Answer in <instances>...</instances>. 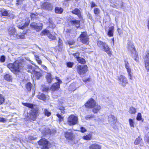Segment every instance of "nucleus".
<instances>
[{"label":"nucleus","mask_w":149,"mask_h":149,"mask_svg":"<svg viewBox=\"0 0 149 149\" xmlns=\"http://www.w3.org/2000/svg\"><path fill=\"white\" fill-rule=\"evenodd\" d=\"M78 120L77 116L72 114L68 118L67 123L70 126L74 125L77 123Z\"/></svg>","instance_id":"3"},{"label":"nucleus","mask_w":149,"mask_h":149,"mask_svg":"<svg viewBox=\"0 0 149 149\" xmlns=\"http://www.w3.org/2000/svg\"><path fill=\"white\" fill-rule=\"evenodd\" d=\"M1 12L2 15L3 16H7L9 15L8 11L7 10L3 9L2 10Z\"/></svg>","instance_id":"32"},{"label":"nucleus","mask_w":149,"mask_h":149,"mask_svg":"<svg viewBox=\"0 0 149 149\" xmlns=\"http://www.w3.org/2000/svg\"><path fill=\"white\" fill-rule=\"evenodd\" d=\"M77 60L79 63L82 64L84 63L85 62L84 59L83 58L79 57L77 58Z\"/></svg>","instance_id":"37"},{"label":"nucleus","mask_w":149,"mask_h":149,"mask_svg":"<svg viewBox=\"0 0 149 149\" xmlns=\"http://www.w3.org/2000/svg\"><path fill=\"white\" fill-rule=\"evenodd\" d=\"M89 81V79H87V80H84V81Z\"/></svg>","instance_id":"64"},{"label":"nucleus","mask_w":149,"mask_h":149,"mask_svg":"<svg viewBox=\"0 0 149 149\" xmlns=\"http://www.w3.org/2000/svg\"><path fill=\"white\" fill-rule=\"evenodd\" d=\"M77 59V58L79 57V53H75L72 54Z\"/></svg>","instance_id":"50"},{"label":"nucleus","mask_w":149,"mask_h":149,"mask_svg":"<svg viewBox=\"0 0 149 149\" xmlns=\"http://www.w3.org/2000/svg\"><path fill=\"white\" fill-rule=\"evenodd\" d=\"M4 78L5 80L8 81H10L12 80L11 76L9 74H6L4 76Z\"/></svg>","instance_id":"34"},{"label":"nucleus","mask_w":149,"mask_h":149,"mask_svg":"<svg viewBox=\"0 0 149 149\" xmlns=\"http://www.w3.org/2000/svg\"><path fill=\"white\" fill-rule=\"evenodd\" d=\"M37 97L38 98L42 100H44L46 99L45 95L42 93L39 94L37 96Z\"/></svg>","instance_id":"30"},{"label":"nucleus","mask_w":149,"mask_h":149,"mask_svg":"<svg viewBox=\"0 0 149 149\" xmlns=\"http://www.w3.org/2000/svg\"><path fill=\"white\" fill-rule=\"evenodd\" d=\"M46 78L47 82L49 83H51L52 80L51 74L49 73H47L46 76Z\"/></svg>","instance_id":"27"},{"label":"nucleus","mask_w":149,"mask_h":149,"mask_svg":"<svg viewBox=\"0 0 149 149\" xmlns=\"http://www.w3.org/2000/svg\"><path fill=\"white\" fill-rule=\"evenodd\" d=\"M129 112L131 114L135 113L136 112V109L133 107L130 108Z\"/></svg>","instance_id":"36"},{"label":"nucleus","mask_w":149,"mask_h":149,"mask_svg":"<svg viewBox=\"0 0 149 149\" xmlns=\"http://www.w3.org/2000/svg\"><path fill=\"white\" fill-rule=\"evenodd\" d=\"M72 13L73 14L77 15L79 18H81V12L78 9L75 8L72 11Z\"/></svg>","instance_id":"20"},{"label":"nucleus","mask_w":149,"mask_h":149,"mask_svg":"<svg viewBox=\"0 0 149 149\" xmlns=\"http://www.w3.org/2000/svg\"><path fill=\"white\" fill-rule=\"evenodd\" d=\"M145 65L146 68L149 71V53H148L145 58Z\"/></svg>","instance_id":"17"},{"label":"nucleus","mask_w":149,"mask_h":149,"mask_svg":"<svg viewBox=\"0 0 149 149\" xmlns=\"http://www.w3.org/2000/svg\"><path fill=\"white\" fill-rule=\"evenodd\" d=\"M114 30L113 27L111 26L109 27V30L107 33L109 37H111L113 36V33Z\"/></svg>","instance_id":"24"},{"label":"nucleus","mask_w":149,"mask_h":149,"mask_svg":"<svg viewBox=\"0 0 149 149\" xmlns=\"http://www.w3.org/2000/svg\"><path fill=\"white\" fill-rule=\"evenodd\" d=\"M41 7L43 9L49 10H51L52 9V6L51 4L47 2L43 3L41 6Z\"/></svg>","instance_id":"16"},{"label":"nucleus","mask_w":149,"mask_h":149,"mask_svg":"<svg viewBox=\"0 0 149 149\" xmlns=\"http://www.w3.org/2000/svg\"><path fill=\"white\" fill-rule=\"evenodd\" d=\"M118 80L119 81V84L123 86H126L128 83L127 79L124 76L122 75L118 76Z\"/></svg>","instance_id":"9"},{"label":"nucleus","mask_w":149,"mask_h":149,"mask_svg":"<svg viewBox=\"0 0 149 149\" xmlns=\"http://www.w3.org/2000/svg\"><path fill=\"white\" fill-rule=\"evenodd\" d=\"M49 90V88L46 87H43L42 89L43 91H47Z\"/></svg>","instance_id":"57"},{"label":"nucleus","mask_w":149,"mask_h":149,"mask_svg":"<svg viewBox=\"0 0 149 149\" xmlns=\"http://www.w3.org/2000/svg\"><path fill=\"white\" fill-rule=\"evenodd\" d=\"M7 119L6 118H0V122L2 123H6V122Z\"/></svg>","instance_id":"47"},{"label":"nucleus","mask_w":149,"mask_h":149,"mask_svg":"<svg viewBox=\"0 0 149 149\" xmlns=\"http://www.w3.org/2000/svg\"><path fill=\"white\" fill-rule=\"evenodd\" d=\"M28 67L29 68H30L31 69V70H30V72L31 73L33 72L36 76V78L38 79H39L42 75L39 72H36L35 70L34 69V68H33L31 65H29Z\"/></svg>","instance_id":"15"},{"label":"nucleus","mask_w":149,"mask_h":149,"mask_svg":"<svg viewBox=\"0 0 149 149\" xmlns=\"http://www.w3.org/2000/svg\"><path fill=\"white\" fill-rule=\"evenodd\" d=\"M56 116L58 118V120L60 122L63 121V117L61 116V115L58 113L57 114Z\"/></svg>","instance_id":"44"},{"label":"nucleus","mask_w":149,"mask_h":149,"mask_svg":"<svg viewBox=\"0 0 149 149\" xmlns=\"http://www.w3.org/2000/svg\"><path fill=\"white\" fill-rule=\"evenodd\" d=\"M30 16L32 18L34 19L36 17V15L34 13H31Z\"/></svg>","instance_id":"55"},{"label":"nucleus","mask_w":149,"mask_h":149,"mask_svg":"<svg viewBox=\"0 0 149 149\" xmlns=\"http://www.w3.org/2000/svg\"><path fill=\"white\" fill-rule=\"evenodd\" d=\"M129 123L131 127H134V123L132 119H129Z\"/></svg>","instance_id":"41"},{"label":"nucleus","mask_w":149,"mask_h":149,"mask_svg":"<svg viewBox=\"0 0 149 149\" xmlns=\"http://www.w3.org/2000/svg\"><path fill=\"white\" fill-rule=\"evenodd\" d=\"M106 44L105 43L101 41H97V45L100 48H102V49L104 47Z\"/></svg>","instance_id":"28"},{"label":"nucleus","mask_w":149,"mask_h":149,"mask_svg":"<svg viewBox=\"0 0 149 149\" xmlns=\"http://www.w3.org/2000/svg\"><path fill=\"white\" fill-rule=\"evenodd\" d=\"M31 87L32 84L31 83H28L26 85V88L28 91H30L31 90Z\"/></svg>","instance_id":"38"},{"label":"nucleus","mask_w":149,"mask_h":149,"mask_svg":"<svg viewBox=\"0 0 149 149\" xmlns=\"http://www.w3.org/2000/svg\"><path fill=\"white\" fill-rule=\"evenodd\" d=\"M0 61L2 62H4L5 61V57L4 56H2L0 58Z\"/></svg>","instance_id":"53"},{"label":"nucleus","mask_w":149,"mask_h":149,"mask_svg":"<svg viewBox=\"0 0 149 149\" xmlns=\"http://www.w3.org/2000/svg\"><path fill=\"white\" fill-rule=\"evenodd\" d=\"M55 79L58 81L57 83H54L51 87V89L53 91H55L58 90L60 87V84L62 83V81L59 78L57 77H55Z\"/></svg>","instance_id":"10"},{"label":"nucleus","mask_w":149,"mask_h":149,"mask_svg":"<svg viewBox=\"0 0 149 149\" xmlns=\"http://www.w3.org/2000/svg\"><path fill=\"white\" fill-rule=\"evenodd\" d=\"M96 103L93 99L89 100L85 104V107L88 108H92L95 104Z\"/></svg>","instance_id":"13"},{"label":"nucleus","mask_w":149,"mask_h":149,"mask_svg":"<svg viewBox=\"0 0 149 149\" xmlns=\"http://www.w3.org/2000/svg\"><path fill=\"white\" fill-rule=\"evenodd\" d=\"M87 68L86 65H78L77 67V71L80 75L83 74L87 71Z\"/></svg>","instance_id":"6"},{"label":"nucleus","mask_w":149,"mask_h":149,"mask_svg":"<svg viewBox=\"0 0 149 149\" xmlns=\"http://www.w3.org/2000/svg\"><path fill=\"white\" fill-rule=\"evenodd\" d=\"M8 33L12 39L16 38L24 39L25 38V35L26 34L25 32L22 33L21 34L18 35L16 32L15 29L13 28H10L8 29Z\"/></svg>","instance_id":"1"},{"label":"nucleus","mask_w":149,"mask_h":149,"mask_svg":"<svg viewBox=\"0 0 149 149\" xmlns=\"http://www.w3.org/2000/svg\"><path fill=\"white\" fill-rule=\"evenodd\" d=\"M34 56L35 57V59L36 61L39 64H41L42 63L40 59L38 56V55L36 54H35L34 55Z\"/></svg>","instance_id":"39"},{"label":"nucleus","mask_w":149,"mask_h":149,"mask_svg":"<svg viewBox=\"0 0 149 149\" xmlns=\"http://www.w3.org/2000/svg\"><path fill=\"white\" fill-rule=\"evenodd\" d=\"M63 10L62 8L59 7H56L55 9V12L56 13H62Z\"/></svg>","instance_id":"35"},{"label":"nucleus","mask_w":149,"mask_h":149,"mask_svg":"<svg viewBox=\"0 0 149 149\" xmlns=\"http://www.w3.org/2000/svg\"><path fill=\"white\" fill-rule=\"evenodd\" d=\"M102 49H103L104 51L106 52L108 54H109L110 56L111 55V51L110 50V48L109 47L108 45L106 44L104 47Z\"/></svg>","instance_id":"18"},{"label":"nucleus","mask_w":149,"mask_h":149,"mask_svg":"<svg viewBox=\"0 0 149 149\" xmlns=\"http://www.w3.org/2000/svg\"><path fill=\"white\" fill-rule=\"evenodd\" d=\"M75 42L73 40H71L68 42V44L69 45H73Z\"/></svg>","instance_id":"49"},{"label":"nucleus","mask_w":149,"mask_h":149,"mask_svg":"<svg viewBox=\"0 0 149 149\" xmlns=\"http://www.w3.org/2000/svg\"><path fill=\"white\" fill-rule=\"evenodd\" d=\"M117 30L119 35H121L122 34V31L121 29L120 28H118Z\"/></svg>","instance_id":"54"},{"label":"nucleus","mask_w":149,"mask_h":149,"mask_svg":"<svg viewBox=\"0 0 149 149\" xmlns=\"http://www.w3.org/2000/svg\"><path fill=\"white\" fill-rule=\"evenodd\" d=\"M55 35L56 33H55L53 35L50 33L49 34L48 37L50 39L52 40H54L56 39Z\"/></svg>","instance_id":"33"},{"label":"nucleus","mask_w":149,"mask_h":149,"mask_svg":"<svg viewBox=\"0 0 149 149\" xmlns=\"http://www.w3.org/2000/svg\"><path fill=\"white\" fill-rule=\"evenodd\" d=\"M24 0H17V4L19 5L21 3H22V1Z\"/></svg>","instance_id":"58"},{"label":"nucleus","mask_w":149,"mask_h":149,"mask_svg":"<svg viewBox=\"0 0 149 149\" xmlns=\"http://www.w3.org/2000/svg\"><path fill=\"white\" fill-rule=\"evenodd\" d=\"M127 48L129 51L132 54H136V50L132 42L130 41L127 43Z\"/></svg>","instance_id":"11"},{"label":"nucleus","mask_w":149,"mask_h":149,"mask_svg":"<svg viewBox=\"0 0 149 149\" xmlns=\"http://www.w3.org/2000/svg\"><path fill=\"white\" fill-rule=\"evenodd\" d=\"M22 104L26 107L32 109L34 106V105L32 104H31L29 103H22Z\"/></svg>","instance_id":"29"},{"label":"nucleus","mask_w":149,"mask_h":149,"mask_svg":"<svg viewBox=\"0 0 149 149\" xmlns=\"http://www.w3.org/2000/svg\"><path fill=\"white\" fill-rule=\"evenodd\" d=\"M81 132H82L84 133L86 131V130L82 126L80 127Z\"/></svg>","instance_id":"48"},{"label":"nucleus","mask_w":149,"mask_h":149,"mask_svg":"<svg viewBox=\"0 0 149 149\" xmlns=\"http://www.w3.org/2000/svg\"><path fill=\"white\" fill-rule=\"evenodd\" d=\"M94 13L95 15H98L100 13V10L99 8H95L94 9Z\"/></svg>","instance_id":"42"},{"label":"nucleus","mask_w":149,"mask_h":149,"mask_svg":"<svg viewBox=\"0 0 149 149\" xmlns=\"http://www.w3.org/2000/svg\"><path fill=\"white\" fill-rule=\"evenodd\" d=\"M59 109L61 111L62 113L64 114L65 113V109L64 107H59Z\"/></svg>","instance_id":"46"},{"label":"nucleus","mask_w":149,"mask_h":149,"mask_svg":"<svg viewBox=\"0 0 149 149\" xmlns=\"http://www.w3.org/2000/svg\"><path fill=\"white\" fill-rule=\"evenodd\" d=\"M73 63L71 62H68L67 63V66L69 67H72L73 65Z\"/></svg>","instance_id":"51"},{"label":"nucleus","mask_w":149,"mask_h":149,"mask_svg":"<svg viewBox=\"0 0 149 149\" xmlns=\"http://www.w3.org/2000/svg\"><path fill=\"white\" fill-rule=\"evenodd\" d=\"M49 33L50 32L47 29H45L43 31H42V32L40 33V35L41 36L47 35L48 36L49 34Z\"/></svg>","instance_id":"31"},{"label":"nucleus","mask_w":149,"mask_h":149,"mask_svg":"<svg viewBox=\"0 0 149 149\" xmlns=\"http://www.w3.org/2000/svg\"><path fill=\"white\" fill-rule=\"evenodd\" d=\"M31 111L30 118L31 120L34 121L36 120L37 116L38 113V109L36 108L32 109Z\"/></svg>","instance_id":"12"},{"label":"nucleus","mask_w":149,"mask_h":149,"mask_svg":"<svg viewBox=\"0 0 149 149\" xmlns=\"http://www.w3.org/2000/svg\"><path fill=\"white\" fill-rule=\"evenodd\" d=\"M71 30L68 28H65L64 29V31L67 33L70 32Z\"/></svg>","instance_id":"59"},{"label":"nucleus","mask_w":149,"mask_h":149,"mask_svg":"<svg viewBox=\"0 0 149 149\" xmlns=\"http://www.w3.org/2000/svg\"><path fill=\"white\" fill-rule=\"evenodd\" d=\"M65 138L68 140H72L73 138V135L71 132H66L65 133Z\"/></svg>","instance_id":"19"},{"label":"nucleus","mask_w":149,"mask_h":149,"mask_svg":"<svg viewBox=\"0 0 149 149\" xmlns=\"http://www.w3.org/2000/svg\"><path fill=\"white\" fill-rule=\"evenodd\" d=\"M41 66L44 70H46L47 71H48L47 70V67L45 66L44 65H41Z\"/></svg>","instance_id":"60"},{"label":"nucleus","mask_w":149,"mask_h":149,"mask_svg":"<svg viewBox=\"0 0 149 149\" xmlns=\"http://www.w3.org/2000/svg\"><path fill=\"white\" fill-rule=\"evenodd\" d=\"M20 65L18 61H16L13 63L8 64L7 66L13 73L17 74L22 69V67Z\"/></svg>","instance_id":"2"},{"label":"nucleus","mask_w":149,"mask_h":149,"mask_svg":"<svg viewBox=\"0 0 149 149\" xmlns=\"http://www.w3.org/2000/svg\"><path fill=\"white\" fill-rule=\"evenodd\" d=\"M142 119L141 114L140 113H138L137 114L136 120H141Z\"/></svg>","instance_id":"45"},{"label":"nucleus","mask_w":149,"mask_h":149,"mask_svg":"<svg viewBox=\"0 0 149 149\" xmlns=\"http://www.w3.org/2000/svg\"><path fill=\"white\" fill-rule=\"evenodd\" d=\"M92 117V116H91L88 115L87 116H86L85 118L86 120H88Z\"/></svg>","instance_id":"61"},{"label":"nucleus","mask_w":149,"mask_h":149,"mask_svg":"<svg viewBox=\"0 0 149 149\" xmlns=\"http://www.w3.org/2000/svg\"><path fill=\"white\" fill-rule=\"evenodd\" d=\"M82 138L83 139L86 140H90L92 138V134H88L83 136Z\"/></svg>","instance_id":"25"},{"label":"nucleus","mask_w":149,"mask_h":149,"mask_svg":"<svg viewBox=\"0 0 149 149\" xmlns=\"http://www.w3.org/2000/svg\"><path fill=\"white\" fill-rule=\"evenodd\" d=\"M108 120L111 126L113 128H115V126L117 121L116 118L113 115L110 114L108 116Z\"/></svg>","instance_id":"7"},{"label":"nucleus","mask_w":149,"mask_h":149,"mask_svg":"<svg viewBox=\"0 0 149 149\" xmlns=\"http://www.w3.org/2000/svg\"><path fill=\"white\" fill-rule=\"evenodd\" d=\"M44 113L45 115L47 116H49L51 115V113L49 112L47 109H45L44 110Z\"/></svg>","instance_id":"43"},{"label":"nucleus","mask_w":149,"mask_h":149,"mask_svg":"<svg viewBox=\"0 0 149 149\" xmlns=\"http://www.w3.org/2000/svg\"><path fill=\"white\" fill-rule=\"evenodd\" d=\"M29 22H26L24 24H18L17 26L19 28L23 29L29 25Z\"/></svg>","instance_id":"26"},{"label":"nucleus","mask_w":149,"mask_h":149,"mask_svg":"<svg viewBox=\"0 0 149 149\" xmlns=\"http://www.w3.org/2000/svg\"><path fill=\"white\" fill-rule=\"evenodd\" d=\"M50 26L53 28L55 27V25L52 22L49 21Z\"/></svg>","instance_id":"52"},{"label":"nucleus","mask_w":149,"mask_h":149,"mask_svg":"<svg viewBox=\"0 0 149 149\" xmlns=\"http://www.w3.org/2000/svg\"><path fill=\"white\" fill-rule=\"evenodd\" d=\"M81 41L84 44H88L89 43V38L86 32L82 33L79 36Z\"/></svg>","instance_id":"5"},{"label":"nucleus","mask_w":149,"mask_h":149,"mask_svg":"<svg viewBox=\"0 0 149 149\" xmlns=\"http://www.w3.org/2000/svg\"><path fill=\"white\" fill-rule=\"evenodd\" d=\"M142 139L139 137L138 138H136L134 142V144L135 145L139 144L142 141Z\"/></svg>","instance_id":"40"},{"label":"nucleus","mask_w":149,"mask_h":149,"mask_svg":"<svg viewBox=\"0 0 149 149\" xmlns=\"http://www.w3.org/2000/svg\"><path fill=\"white\" fill-rule=\"evenodd\" d=\"M111 6L114 8L116 7V6L115 4L111 5Z\"/></svg>","instance_id":"63"},{"label":"nucleus","mask_w":149,"mask_h":149,"mask_svg":"<svg viewBox=\"0 0 149 149\" xmlns=\"http://www.w3.org/2000/svg\"><path fill=\"white\" fill-rule=\"evenodd\" d=\"M43 149H49L50 146V143L45 138L41 139L38 142Z\"/></svg>","instance_id":"4"},{"label":"nucleus","mask_w":149,"mask_h":149,"mask_svg":"<svg viewBox=\"0 0 149 149\" xmlns=\"http://www.w3.org/2000/svg\"><path fill=\"white\" fill-rule=\"evenodd\" d=\"M30 26L31 27L34 28L37 31H39L42 28V24L40 22L38 23L33 22L31 24Z\"/></svg>","instance_id":"8"},{"label":"nucleus","mask_w":149,"mask_h":149,"mask_svg":"<svg viewBox=\"0 0 149 149\" xmlns=\"http://www.w3.org/2000/svg\"><path fill=\"white\" fill-rule=\"evenodd\" d=\"M125 68L126 69L128 76L130 79H132V74L131 72V70L129 65V64L127 61H125Z\"/></svg>","instance_id":"14"},{"label":"nucleus","mask_w":149,"mask_h":149,"mask_svg":"<svg viewBox=\"0 0 149 149\" xmlns=\"http://www.w3.org/2000/svg\"><path fill=\"white\" fill-rule=\"evenodd\" d=\"M91 8H93L97 6L95 3L93 2H91Z\"/></svg>","instance_id":"56"},{"label":"nucleus","mask_w":149,"mask_h":149,"mask_svg":"<svg viewBox=\"0 0 149 149\" xmlns=\"http://www.w3.org/2000/svg\"><path fill=\"white\" fill-rule=\"evenodd\" d=\"M120 6L118 7V8H121L122 6H123V3L122 2H120Z\"/></svg>","instance_id":"62"},{"label":"nucleus","mask_w":149,"mask_h":149,"mask_svg":"<svg viewBox=\"0 0 149 149\" xmlns=\"http://www.w3.org/2000/svg\"><path fill=\"white\" fill-rule=\"evenodd\" d=\"M89 149H100L101 146L99 145L96 143H93L89 146Z\"/></svg>","instance_id":"23"},{"label":"nucleus","mask_w":149,"mask_h":149,"mask_svg":"<svg viewBox=\"0 0 149 149\" xmlns=\"http://www.w3.org/2000/svg\"><path fill=\"white\" fill-rule=\"evenodd\" d=\"M93 111L94 113H97L101 109V107L96 103L93 107Z\"/></svg>","instance_id":"21"},{"label":"nucleus","mask_w":149,"mask_h":149,"mask_svg":"<svg viewBox=\"0 0 149 149\" xmlns=\"http://www.w3.org/2000/svg\"><path fill=\"white\" fill-rule=\"evenodd\" d=\"M70 22L71 24L75 26L77 28H78L80 24V21L78 20H71Z\"/></svg>","instance_id":"22"}]
</instances>
